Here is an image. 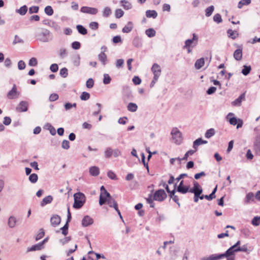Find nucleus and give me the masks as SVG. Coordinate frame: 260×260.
Instances as JSON below:
<instances>
[{
	"mask_svg": "<svg viewBox=\"0 0 260 260\" xmlns=\"http://www.w3.org/2000/svg\"><path fill=\"white\" fill-rule=\"evenodd\" d=\"M74 203L73 207L75 209H80L84 205L85 202V197L83 193L78 192L74 194Z\"/></svg>",
	"mask_w": 260,
	"mask_h": 260,
	"instance_id": "obj_1",
	"label": "nucleus"
},
{
	"mask_svg": "<svg viewBox=\"0 0 260 260\" xmlns=\"http://www.w3.org/2000/svg\"><path fill=\"white\" fill-rule=\"evenodd\" d=\"M240 244V241H238L237 243L229 248L225 253H223L226 260H235V253L238 252L237 249L239 247L238 246Z\"/></svg>",
	"mask_w": 260,
	"mask_h": 260,
	"instance_id": "obj_2",
	"label": "nucleus"
},
{
	"mask_svg": "<svg viewBox=\"0 0 260 260\" xmlns=\"http://www.w3.org/2000/svg\"><path fill=\"white\" fill-rule=\"evenodd\" d=\"M171 135L172 139L176 144H180L181 143L182 141V134L177 127H174L172 129Z\"/></svg>",
	"mask_w": 260,
	"mask_h": 260,
	"instance_id": "obj_3",
	"label": "nucleus"
},
{
	"mask_svg": "<svg viewBox=\"0 0 260 260\" xmlns=\"http://www.w3.org/2000/svg\"><path fill=\"white\" fill-rule=\"evenodd\" d=\"M190 189V185L184 180H182L178 186L177 190L182 194H185L189 192Z\"/></svg>",
	"mask_w": 260,
	"mask_h": 260,
	"instance_id": "obj_4",
	"label": "nucleus"
},
{
	"mask_svg": "<svg viewBox=\"0 0 260 260\" xmlns=\"http://www.w3.org/2000/svg\"><path fill=\"white\" fill-rule=\"evenodd\" d=\"M167 197V194L164 190L159 189L154 192L153 194V200L159 202H162L166 199Z\"/></svg>",
	"mask_w": 260,
	"mask_h": 260,
	"instance_id": "obj_5",
	"label": "nucleus"
},
{
	"mask_svg": "<svg viewBox=\"0 0 260 260\" xmlns=\"http://www.w3.org/2000/svg\"><path fill=\"white\" fill-rule=\"evenodd\" d=\"M50 31L47 29L43 30L37 35L39 40L43 42H48L50 40Z\"/></svg>",
	"mask_w": 260,
	"mask_h": 260,
	"instance_id": "obj_6",
	"label": "nucleus"
},
{
	"mask_svg": "<svg viewBox=\"0 0 260 260\" xmlns=\"http://www.w3.org/2000/svg\"><path fill=\"white\" fill-rule=\"evenodd\" d=\"M234 114L233 113H229L228 115H227L226 118L229 119L230 123L232 125H235L237 124V128H239L240 127H241L243 125V122L242 120L238 119H237L236 117H232L230 118L229 117L230 116L233 115Z\"/></svg>",
	"mask_w": 260,
	"mask_h": 260,
	"instance_id": "obj_7",
	"label": "nucleus"
},
{
	"mask_svg": "<svg viewBox=\"0 0 260 260\" xmlns=\"http://www.w3.org/2000/svg\"><path fill=\"white\" fill-rule=\"evenodd\" d=\"M107 197H110V193L106 190L104 186L101 187L99 204L102 206L105 203Z\"/></svg>",
	"mask_w": 260,
	"mask_h": 260,
	"instance_id": "obj_8",
	"label": "nucleus"
},
{
	"mask_svg": "<svg viewBox=\"0 0 260 260\" xmlns=\"http://www.w3.org/2000/svg\"><path fill=\"white\" fill-rule=\"evenodd\" d=\"M20 92L18 91L16 85L14 84L11 90L8 92L7 96L9 99L12 100L18 98Z\"/></svg>",
	"mask_w": 260,
	"mask_h": 260,
	"instance_id": "obj_9",
	"label": "nucleus"
},
{
	"mask_svg": "<svg viewBox=\"0 0 260 260\" xmlns=\"http://www.w3.org/2000/svg\"><path fill=\"white\" fill-rule=\"evenodd\" d=\"M71 219V213L70 211L69 207L68 208V215H67V220L66 224L64 226L60 228V230L62 231V234L66 236L68 233V228H69V223L70 222Z\"/></svg>",
	"mask_w": 260,
	"mask_h": 260,
	"instance_id": "obj_10",
	"label": "nucleus"
},
{
	"mask_svg": "<svg viewBox=\"0 0 260 260\" xmlns=\"http://www.w3.org/2000/svg\"><path fill=\"white\" fill-rule=\"evenodd\" d=\"M28 103L26 101H21L16 108L17 111L19 112H26L28 110Z\"/></svg>",
	"mask_w": 260,
	"mask_h": 260,
	"instance_id": "obj_11",
	"label": "nucleus"
},
{
	"mask_svg": "<svg viewBox=\"0 0 260 260\" xmlns=\"http://www.w3.org/2000/svg\"><path fill=\"white\" fill-rule=\"evenodd\" d=\"M198 40V36L195 34H193L192 39H188L185 41V46H184V48L190 47L192 43H194V45L193 46H196L197 44Z\"/></svg>",
	"mask_w": 260,
	"mask_h": 260,
	"instance_id": "obj_12",
	"label": "nucleus"
},
{
	"mask_svg": "<svg viewBox=\"0 0 260 260\" xmlns=\"http://www.w3.org/2000/svg\"><path fill=\"white\" fill-rule=\"evenodd\" d=\"M80 11L83 13H87L92 15H95L98 12V10L96 8L85 6L81 7Z\"/></svg>",
	"mask_w": 260,
	"mask_h": 260,
	"instance_id": "obj_13",
	"label": "nucleus"
},
{
	"mask_svg": "<svg viewBox=\"0 0 260 260\" xmlns=\"http://www.w3.org/2000/svg\"><path fill=\"white\" fill-rule=\"evenodd\" d=\"M151 71L154 77L159 78L161 72L160 67L157 63H154L151 68Z\"/></svg>",
	"mask_w": 260,
	"mask_h": 260,
	"instance_id": "obj_14",
	"label": "nucleus"
},
{
	"mask_svg": "<svg viewBox=\"0 0 260 260\" xmlns=\"http://www.w3.org/2000/svg\"><path fill=\"white\" fill-rule=\"evenodd\" d=\"M106 199L105 203H107L110 207H113L115 210H117L118 204L116 201L110 195V197H107Z\"/></svg>",
	"mask_w": 260,
	"mask_h": 260,
	"instance_id": "obj_15",
	"label": "nucleus"
},
{
	"mask_svg": "<svg viewBox=\"0 0 260 260\" xmlns=\"http://www.w3.org/2000/svg\"><path fill=\"white\" fill-rule=\"evenodd\" d=\"M93 223V219L88 215L85 216L82 220V225L84 227L90 225L92 224Z\"/></svg>",
	"mask_w": 260,
	"mask_h": 260,
	"instance_id": "obj_16",
	"label": "nucleus"
},
{
	"mask_svg": "<svg viewBox=\"0 0 260 260\" xmlns=\"http://www.w3.org/2000/svg\"><path fill=\"white\" fill-rule=\"evenodd\" d=\"M61 221V218L60 216L57 215H54L51 217L50 219L51 224L53 226H56L58 225Z\"/></svg>",
	"mask_w": 260,
	"mask_h": 260,
	"instance_id": "obj_17",
	"label": "nucleus"
},
{
	"mask_svg": "<svg viewBox=\"0 0 260 260\" xmlns=\"http://www.w3.org/2000/svg\"><path fill=\"white\" fill-rule=\"evenodd\" d=\"M234 58L237 60L240 61L242 58V48L241 47L236 50L233 54Z\"/></svg>",
	"mask_w": 260,
	"mask_h": 260,
	"instance_id": "obj_18",
	"label": "nucleus"
},
{
	"mask_svg": "<svg viewBox=\"0 0 260 260\" xmlns=\"http://www.w3.org/2000/svg\"><path fill=\"white\" fill-rule=\"evenodd\" d=\"M224 257V254H212L211 255L208 257H204L202 259V260H218L219 259H221Z\"/></svg>",
	"mask_w": 260,
	"mask_h": 260,
	"instance_id": "obj_19",
	"label": "nucleus"
},
{
	"mask_svg": "<svg viewBox=\"0 0 260 260\" xmlns=\"http://www.w3.org/2000/svg\"><path fill=\"white\" fill-rule=\"evenodd\" d=\"M254 194L250 192L248 193L245 197V198L244 199V204H248L250 202L254 201Z\"/></svg>",
	"mask_w": 260,
	"mask_h": 260,
	"instance_id": "obj_20",
	"label": "nucleus"
},
{
	"mask_svg": "<svg viewBox=\"0 0 260 260\" xmlns=\"http://www.w3.org/2000/svg\"><path fill=\"white\" fill-rule=\"evenodd\" d=\"M207 143V141L205 140H203L202 138H199L196 140L193 143V147L196 151L198 149V146L202 145Z\"/></svg>",
	"mask_w": 260,
	"mask_h": 260,
	"instance_id": "obj_21",
	"label": "nucleus"
},
{
	"mask_svg": "<svg viewBox=\"0 0 260 260\" xmlns=\"http://www.w3.org/2000/svg\"><path fill=\"white\" fill-rule=\"evenodd\" d=\"M90 174L92 176H97L100 174V169L96 166L91 167L89 169Z\"/></svg>",
	"mask_w": 260,
	"mask_h": 260,
	"instance_id": "obj_22",
	"label": "nucleus"
},
{
	"mask_svg": "<svg viewBox=\"0 0 260 260\" xmlns=\"http://www.w3.org/2000/svg\"><path fill=\"white\" fill-rule=\"evenodd\" d=\"M16 223L17 220L15 217L13 216H11L9 217L8 219V224L10 228H14L16 226Z\"/></svg>",
	"mask_w": 260,
	"mask_h": 260,
	"instance_id": "obj_23",
	"label": "nucleus"
},
{
	"mask_svg": "<svg viewBox=\"0 0 260 260\" xmlns=\"http://www.w3.org/2000/svg\"><path fill=\"white\" fill-rule=\"evenodd\" d=\"M99 60L102 62V64L105 66L107 62V57L105 53L101 52L98 55Z\"/></svg>",
	"mask_w": 260,
	"mask_h": 260,
	"instance_id": "obj_24",
	"label": "nucleus"
},
{
	"mask_svg": "<svg viewBox=\"0 0 260 260\" xmlns=\"http://www.w3.org/2000/svg\"><path fill=\"white\" fill-rule=\"evenodd\" d=\"M133 28V23L131 21L128 22L127 24L122 28V32L124 33H128L132 31Z\"/></svg>",
	"mask_w": 260,
	"mask_h": 260,
	"instance_id": "obj_25",
	"label": "nucleus"
},
{
	"mask_svg": "<svg viewBox=\"0 0 260 260\" xmlns=\"http://www.w3.org/2000/svg\"><path fill=\"white\" fill-rule=\"evenodd\" d=\"M53 200V197L51 196H48L45 197L41 202V206L43 207L46 205L51 203Z\"/></svg>",
	"mask_w": 260,
	"mask_h": 260,
	"instance_id": "obj_26",
	"label": "nucleus"
},
{
	"mask_svg": "<svg viewBox=\"0 0 260 260\" xmlns=\"http://www.w3.org/2000/svg\"><path fill=\"white\" fill-rule=\"evenodd\" d=\"M228 37L233 40L235 39L238 37L239 34L236 30H233L232 29H228L227 31Z\"/></svg>",
	"mask_w": 260,
	"mask_h": 260,
	"instance_id": "obj_27",
	"label": "nucleus"
},
{
	"mask_svg": "<svg viewBox=\"0 0 260 260\" xmlns=\"http://www.w3.org/2000/svg\"><path fill=\"white\" fill-rule=\"evenodd\" d=\"M43 248V246H42L41 244L39 243L37 244L32 245L30 247H28L27 249V252H30L32 251L36 250H41Z\"/></svg>",
	"mask_w": 260,
	"mask_h": 260,
	"instance_id": "obj_28",
	"label": "nucleus"
},
{
	"mask_svg": "<svg viewBox=\"0 0 260 260\" xmlns=\"http://www.w3.org/2000/svg\"><path fill=\"white\" fill-rule=\"evenodd\" d=\"M205 61L204 58L198 59L195 62L194 66L197 69H200L204 66Z\"/></svg>",
	"mask_w": 260,
	"mask_h": 260,
	"instance_id": "obj_29",
	"label": "nucleus"
},
{
	"mask_svg": "<svg viewBox=\"0 0 260 260\" xmlns=\"http://www.w3.org/2000/svg\"><path fill=\"white\" fill-rule=\"evenodd\" d=\"M146 16L148 18H155L157 16V13L155 10H147L146 12Z\"/></svg>",
	"mask_w": 260,
	"mask_h": 260,
	"instance_id": "obj_30",
	"label": "nucleus"
},
{
	"mask_svg": "<svg viewBox=\"0 0 260 260\" xmlns=\"http://www.w3.org/2000/svg\"><path fill=\"white\" fill-rule=\"evenodd\" d=\"M138 109V106L136 104L130 103L127 105V110L132 112H136Z\"/></svg>",
	"mask_w": 260,
	"mask_h": 260,
	"instance_id": "obj_31",
	"label": "nucleus"
},
{
	"mask_svg": "<svg viewBox=\"0 0 260 260\" xmlns=\"http://www.w3.org/2000/svg\"><path fill=\"white\" fill-rule=\"evenodd\" d=\"M27 7L26 5L21 7L19 9L16 10V12L21 15H24L27 11Z\"/></svg>",
	"mask_w": 260,
	"mask_h": 260,
	"instance_id": "obj_32",
	"label": "nucleus"
},
{
	"mask_svg": "<svg viewBox=\"0 0 260 260\" xmlns=\"http://www.w3.org/2000/svg\"><path fill=\"white\" fill-rule=\"evenodd\" d=\"M120 3L122 4V6L125 10H129L132 8V4L127 1L121 0Z\"/></svg>",
	"mask_w": 260,
	"mask_h": 260,
	"instance_id": "obj_33",
	"label": "nucleus"
},
{
	"mask_svg": "<svg viewBox=\"0 0 260 260\" xmlns=\"http://www.w3.org/2000/svg\"><path fill=\"white\" fill-rule=\"evenodd\" d=\"M251 67L250 66H243V68L241 71V73L244 75L247 76L251 71Z\"/></svg>",
	"mask_w": 260,
	"mask_h": 260,
	"instance_id": "obj_34",
	"label": "nucleus"
},
{
	"mask_svg": "<svg viewBox=\"0 0 260 260\" xmlns=\"http://www.w3.org/2000/svg\"><path fill=\"white\" fill-rule=\"evenodd\" d=\"M76 28H77L78 31L80 34H81L83 35H85L87 34V29L84 27H83L82 25H77Z\"/></svg>",
	"mask_w": 260,
	"mask_h": 260,
	"instance_id": "obj_35",
	"label": "nucleus"
},
{
	"mask_svg": "<svg viewBox=\"0 0 260 260\" xmlns=\"http://www.w3.org/2000/svg\"><path fill=\"white\" fill-rule=\"evenodd\" d=\"M145 34L148 37L151 38L155 36L156 31L153 28H149L146 30Z\"/></svg>",
	"mask_w": 260,
	"mask_h": 260,
	"instance_id": "obj_36",
	"label": "nucleus"
},
{
	"mask_svg": "<svg viewBox=\"0 0 260 260\" xmlns=\"http://www.w3.org/2000/svg\"><path fill=\"white\" fill-rule=\"evenodd\" d=\"M214 10V7L213 6H211L207 8L205 10V15L206 17L210 16L212 13L213 12Z\"/></svg>",
	"mask_w": 260,
	"mask_h": 260,
	"instance_id": "obj_37",
	"label": "nucleus"
},
{
	"mask_svg": "<svg viewBox=\"0 0 260 260\" xmlns=\"http://www.w3.org/2000/svg\"><path fill=\"white\" fill-rule=\"evenodd\" d=\"M215 134V130L214 128H210L208 129L205 134V136L206 138L209 139L214 136Z\"/></svg>",
	"mask_w": 260,
	"mask_h": 260,
	"instance_id": "obj_38",
	"label": "nucleus"
},
{
	"mask_svg": "<svg viewBox=\"0 0 260 260\" xmlns=\"http://www.w3.org/2000/svg\"><path fill=\"white\" fill-rule=\"evenodd\" d=\"M251 3V0H241L238 5V7L241 9L244 5H248Z\"/></svg>",
	"mask_w": 260,
	"mask_h": 260,
	"instance_id": "obj_39",
	"label": "nucleus"
},
{
	"mask_svg": "<svg viewBox=\"0 0 260 260\" xmlns=\"http://www.w3.org/2000/svg\"><path fill=\"white\" fill-rule=\"evenodd\" d=\"M90 96V95L88 92L84 91L80 95V99L82 101H87L89 99Z\"/></svg>",
	"mask_w": 260,
	"mask_h": 260,
	"instance_id": "obj_40",
	"label": "nucleus"
},
{
	"mask_svg": "<svg viewBox=\"0 0 260 260\" xmlns=\"http://www.w3.org/2000/svg\"><path fill=\"white\" fill-rule=\"evenodd\" d=\"M111 9L108 7H106L103 10V15L104 17H107L111 15Z\"/></svg>",
	"mask_w": 260,
	"mask_h": 260,
	"instance_id": "obj_41",
	"label": "nucleus"
},
{
	"mask_svg": "<svg viewBox=\"0 0 260 260\" xmlns=\"http://www.w3.org/2000/svg\"><path fill=\"white\" fill-rule=\"evenodd\" d=\"M64 106L65 110L66 111H68L72 108H76L77 107V104H76V103L72 104L70 103H67L64 104Z\"/></svg>",
	"mask_w": 260,
	"mask_h": 260,
	"instance_id": "obj_42",
	"label": "nucleus"
},
{
	"mask_svg": "<svg viewBox=\"0 0 260 260\" xmlns=\"http://www.w3.org/2000/svg\"><path fill=\"white\" fill-rule=\"evenodd\" d=\"M38 175H37V174H36L35 173L31 174L29 176V180L30 181V182H31L32 183H35L37 182V181H38Z\"/></svg>",
	"mask_w": 260,
	"mask_h": 260,
	"instance_id": "obj_43",
	"label": "nucleus"
},
{
	"mask_svg": "<svg viewBox=\"0 0 260 260\" xmlns=\"http://www.w3.org/2000/svg\"><path fill=\"white\" fill-rule=\"evenodd\" d=\"M105 156L106 158H109L113 155V150L110 148H107L104 152Z\"/></svg>",
	"mask_w": 260,
	"mask_h": 260,
	"instance_id": "obj_44",
	"label": "nucleus"
},
{
	"mask_svg": "<svg viewBox=\"0 0 260 260\" xmlns=\"http://www.w3.org/2000/svg\"><path fill=\"white\" fill-rule=\"evenodd\" d=\"M202 191H203V189L201 187L198 189L190 188V190H189V192L193 193L194 194H199V195H200L202 193Z\"/></svg>",
	"mask_w": 260,
	"mask_h": 260,
	"instance_id": "obj_45",
	"label": "nucleus"
},
{
	"mask_svg": "<svg viewBox=\"0 0 260 260\" xmlns=\"http://www.w3.org/2000/svg\"><path fill=\"white\" fill-rule=\"evenodd\" d=\"M196 151L195 150H188L184 155V157L181 158V159H180L179 158H178L177 159H179V160H186L188 158V157L189 156V155H192Z\"/></svg>",
	"mask_w": 260,
	"mask_h": 260,
	"instance_id": "obj_46",
	"label": "nucleus"
},
{
	"mask_svg": "<svg viewBox=\"0 0 260 260\" xmlns=\"http://www.w3.org/2000/svg\"><path fill=\"white\" fill-rule=\"evenodd\" d=\"M124 15V12L120 9H118L115 10V16L117 18H120Z\"/></svg>",
	"mask_w": 260,
	"mask_h": 260,
	"instance_id": "obj_47",
	"label": "nucleus"
},
{
	"mask_svg": "<svg viewBox=\"0 0 260 260\" xmlns=\"http://www.w3.org/2000/svg\"><path fill=\"white\" fill-rule=\"evenodd\" d=\"M44 11L45 13L49 16H51L53 14V10L50 6L46 7Z\"/></svg>",
	"mask_w": 260,
	"mask_h": 260,
	"instance_id": "obj_48",
	"label": "nucleus"
},
{
	"mask_svg": "<svg viewBox=\"0 0 260 260\" xmlns=\"http://www.w3.org/2000/svg\"><path fill=\"white\" fill-rule=\"evenodd\" d=\"M251 223L254 226H258L260 224V217L255 216L254 217Z\"/></svg>",
	"mask_w": 260,
	"mask_h": 260,
	"instance_id": "obj_49",
	"label": "nucleus"
},
{
	"mask_svg": "<svg viewBox=\"0 0 260 260\" xmlns=\"http://www.w3.org/2000/svg\"><path fill=\"white\" fill-rule=\"evenodd\" d=\"M111 78L108 74H104L103 83L105 84H108L110 83Z\"/></svg>",
	"mask_w": 260,
	"mask_h": 260,
	"instance_id": "obj_50",
	"label": "nucleus"
},
{
	"mask_svg": "<svg viewBox=\"0 0 260 260\" xmlns=\"http://www.w3.org/2000/svg\"><path fill=\"white\" fill-rule=\"evenodd\" d=\"M59 74L63 78H66L68 75V71L66 68H63L60 69Z\"/></svg>",
	"mask_w": 260,
	"mask_h": 260,
	"instance_id": "obj_51",
	"label": "nucleus"
},
{
	"mask_svg": "<svg viewBox=\"0 0 260 260\" xmlns=\"http://www.w3.org/2000/svg\"><path fill=\"white\" fill-rule=\"evenodd\" d=\"M213 20L217 23H219L222 21L221 15L217 13L213 17Z\"/></svg>",
	"mask_w": 260,
	"mask_h": 260,
	"instance_id": "obj_52",
	"label": "nucleus"
},
{
	"mask_svg": "<svg viewBox=\"0 0 260 260\" xmlns=\"http://www.w3.org/2000/svg\"><path fill=\"white\" fill-rule=\"evenodd\" d=\"M108 177L112 180H117V176L116 174L111 170L107 172Z\"/></svg>",
	"mask_w": 260,
	"mask_h": 260,
	"instance_id": "obj_53",
	"label": "nucleus"
},
{
	"mask_svg": "<svg viewBox=\"0 0 260 260\" xmlns=\"http://www.w3.org/2000/svg\"><path fill=\"white\" fill-rule=\"evenodd\" d=\"M94 81L92 78H89L86 83V86L88 88H91L93 86Z\"/></svg>",
	"mask_w": 260,
	"mask_h": 260,
	"instance_id": "obj_54",
	"label": "nucleus"
},
{
	"mask_svg": "<svg viewBox=\"0 0 260 260\" xmlns=\"http://www.w3.org/2000/svg\"><path fill=\"white\" fill-rule=\"evenodd\" d=\"M38 64V61L37 59L35 57L31 58L28 62V64L29 66L35 67Z\"/></svg>",
	"mask_w": 260,
	"mask_h": 260,
	"instance_id": "obj_55",
	"label": "nucleus"
},
{
	"mask_svg": "<svg viewBox=\"0 0 260 260\" xmlns=\"http://www.w3.org/2000/svg\"><path fill=\"white\" fill-rule=\"evenodd\" d=\"M39 8L38 6H32L29 8V13H37L39 11Z\"/></svg>",
	"mask_w": 260,
	"mask_h": 260,
	"instance_id": "obj_56",
	"label": "nucleus"
},
{
	"mask_svg": "<svg viewBox=\"0 0 260 260\" xmlns=\"http://www.w3.org/2000/svg\"><path fill=\"white\" fill-rule=\"evenodd\" d=\"M153 200V196H152L151 194H149L146 199L147 202L150 204L151 207H154Z\"/></svg>",
	"mask_w": 260,
	"mask_h": 260,
	"instance_id": "obj_57",
	"label": "nucleus"
},
{
	"mask_svg": "<svg viewBox=\"0 0 260 260\" xmlns=\"http://www.w3.org/2000/svg\"><path fill=\"white\" fill-rule=\"evenodd\" d=\"M61 147L64 149H68L70 148V142L69 141L64 140L62 141Z\"/></svg>",
	"mask_w": 260,
	"mask_h": 260,
	"instance_id": "obj_58",
	"label": "nucleus"
},
{
	"mask_svg": "<svg viewBox=\"0 0 260 260\" xmlns=\"http://www.w3.org/2000/svg\"><path fill=\"white\" fill-rule=\"evenodd\" d=\"M89 27L92 30H96L99 28V24L96 22H91L89 24Z\"/></svg>",
	"mask_w": 260,
	"mask_h": 260,
	"instance_id": "obj_59",
	"label": "nucleus"
},
{
	"mask_svg": "<svg viewBox=\"0 0 260 260\" xmlns=\"http://www.w3.org/2000/svg\"><path fill=\"white\" fill-rule=\"evenodd\" d=\"M23 41L17 35H15L14 39L13 42V44H16L17 43H22Z\"/></svg>",
	"mask_w": 260,
	"mask_h": 260,
	"instance_id": "obj_60",
	"label": "nucleus"
},
{
	"mask_svg": "<svg viewBox=\"0 0 260 260\" xmlns=\"http://www.w3.org/2000/svg\"><path fill=\"white\" fill-rule=\"evenodd\" d=\"M67 55V51L64 48H61L59 50V56L61 58H64Z\"/></svg>",
	"mask_w": 260,
	"mask_h": 260,
	"instance_id": "obj_61",
	"label": "nucleus"
},
{
	"mask_svg": "<svg viewBox=\"0 0 260 260\" xmlns=\"http://www.w3.org/2000/svg\"><path fill=\"white\" fill-rule=\"evenodd\" d=\"M81 45L80 42L77 41H75L72 43V47L73 49L77 50L80 48Z\"/></svg>",
	"mask_w": 260,
	"mask_h": 260,
	"instance_id": "obj_62",
	"label": "nucleus"
},
{
	"mask_svg": "<svg viewBox=\"0 0 260 260\" xmlns=\"http://www.w3.org/2000/svg\"><path fill=\"white\" fill-rule=\"evenodd\" d=\"M50 70L52 72H56L58 70V65L56 63L52 64L50 67Z\"/></svg>",
	"mask_w": 260,
	"mask_h": 260,
	"instance_id": "obj_63",
	"label": "nucleus"
},
{
	"mask_svg": "<svg viewBox=\"0 0 260 260\" xmlns=\"http://www.w3.org/2000/svg\"><path fill=\"white\" fill-rule=\"evenodd\" d=\"M25 63L23 60L19 61L18 63V68L20 70H22L25 69Z\"/></svg>",
	"mask_w": 260,
	"mask_h": 260,
	"instance_id": "obj_64",
	"label": "nucleus"
}]
</instances>
